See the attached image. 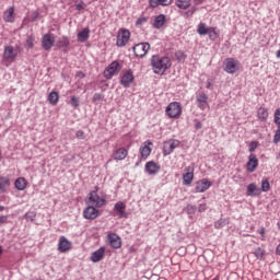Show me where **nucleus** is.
Returning <instances> with one entry per match:
<instances>
[{
    "label": "nucleus",
    "instance_id": "25",
    "mask_svg": "<svg viewBox=\"0 0 280 280\" xmlns=\"http://www.w3.org/2000/svg\"><path fill=\"white\" fill-rule=\"evenodd\" d=\"M69 45H70V40H69V37L67 36H62L57 42L58 49H63V51H67V49H69Z\"/></svg>",
    "mask_w": 280,
    "mask_h": 280
},
{
    "label": "nucleus",
    "instance_id": "18",
    "mask_svg": "<svg viewBox=\"0 0 280 280\" xmlns=\"http://www.w3.org/2000/svg\"><path fill=\"white\" fill-rule=\"evenodd\" d=\"M104 253H106V248L100 247L97 250L92 253L91 261H93V264L102 261V259H104Z\"/></svg>",
    "mask_w": 280,
    "mask_h": 280
},
{
    "label": "nucleus",
    "instance_id": "5",
    "mask_svg": "<svg viewBox=\"0 0 280 280\" xmlns=\"http://www.w3.org/2000/svg\"><path fill=\"white\" fill-rule=\"evenodd\" d=\"M224 71L226 73H235L240 71V61L234 58H228L224 61Z\"/></svg>",
    "mask_w": 280,
    "mask_h": 280
},
{
    "label": "nucleus",
    "instance_id": "56",
    "mask_svg": "<svg viewBox=\"0 0 280 280\" xmlns=\"http://www.w3.org/2000/svg\"><path fill=\"white\" fill-rule=\"evenodd\" d=\"M189 16H194V14H192V12H190V11L188 10V11H186V12L184 13V18H185V19H189Z\"/></svg>",
    "mask_w": 280,
    "mask_h": 280
},
{
    "label": "nucleus",
    "instance_id": "2",
    "mask_svg": "<svg viewBox=\"0 0 280 280\" xmlns=\"http://www.w3.org/2000/svg\"><path fill=\"white\" fill-rule=\"evenodd\" d=\"M130 40V31L127 28H120L118 35L116 45L117 47H126Z\"/></svg>",
    "mask_w": 280,
    "mask_h": 280
},
{
    "label": "nucleus",
    "instance_id": "14",
    "mask_svg": "<svg viewBox=\"0 0 280 280\" xmlns=\"http://www.w3.org/2000/svg\"><path fill=\"white\" fill-rule=\"evenodd\" d=\"M16 56H19V54L14 50L13 46H5L4 47V52H3V59L4 60L14 61L16 59Z\"/></svg>",
    "mask_w": 280,
    "mask_h": 280
},
{
    "label": "nucleus",
    "instance_id": "36",
    "mask_svg": "<svg viewBox=\"0 0 280 280\" xmlns=\"http://www.w3.org/2000/svg\"><path fill=\"white\" fill-rule=\"evenodd\" d=\"M254 255H255L256 259H259L261 261V260H264V255H266V249H264L261 247H257L254 250Z\"/></svg>",
    "mask_w": 280,
    "mask_h": 280
},
{
    "label": "nucleus",
    "instance_id": "20",
    "mask_svg": "<svg viewBox=\"0 0 280 280\" xmlns=\"http://www.w3.org/2000/svg\"><path fill=\"white\" fill-rule=\"evenodd\" d=\"M108 240H109V246L112 248H115V249L121 248V237H119V235L109 234Z\"/></svg>",
    "mask_w": 280,
    "mask_h": 280
},
{
    "label": "nucleus",
    "instance_id": "34",
    "mask_svg": "<svg viewBox=\"0 0 280 280\" xmlns=\"http://www.w3.org/2000/svg\"><path fill=\"white\" fill-rule=\"evenodd\" d=\"M209 30L210 28L207 27V24L201 22L198 25L197 33L199 34V36H207V34H209Z\"/></svg>",
    "mask_w": 280,
    "mask_h": 280
},
{
    "label": "nucleus",
    "instance_id": "42",
    "mask_svg": "<svg viewBox=\"0 0 280 280\" xmlns=\"http://www.w3.org/2000/svg\"><path fill=\"white\" fill-rule=\"evenodd\" d=\"M197 209L198 208L196 206L188 203L186 206V213H188V215H194V213H196Z\"/></svg>",
    "mask_w": 280,
    "mask_h": 280
},
{
    "label": "nucleus",
    "instance_id": "35",
    "mask_svg": "<svg viewBox=\"0 0 280 280\" xmlns=\"http://www.w3.org/2000/svg\"><path fill=\"white\" fill-rule=\"evenodd\" d=\"M7 187H10V178L0 177V191H5Z\"/></svg>",
    "mask_w": 280,
    "mask_h": 280
},
{
    "label": "nucleus",
    "instance_id": "13",
    "mask_svg": "<svg viewBox=\"0 0 280 280\" xmlns=\"http://www.w3.org/2000/svg\"><path fill=\"white\" fill-rule=\"evenodd\" d=\"M71 242L67 240L65 236H60L59 244H58V250L59 253H67L68 250H71Z\"/></svg>",
    "mask_w": 280,
    "mask_h": 280
},
{
    "label": "nucleus",
    "instance_id": "62",
    "mask_svg": "<svg viewBox=\"0 0 280 280\" xmlns=\"http://www.w3.org/2000/svg\"><path fill=\"white\" fill-rule=\"evenodd\" d=\"M2 211H5V207L0 206V213H1Z\"/></svg>",
    "mask_w": 280,
    "mask_h": 280
},
{
    "label": "nucleus",
    "instance_id": "17",
    "mask_svg": "<svg viewBox=\"0 0 280 280\" xmlns=\"http://www.w3.org/2000/svg\"><path fill=\"white\" fill-rule=\"evenodd\" d=\"M261 195V188L257 187V184L252 183L247 185L246 196H250V198H255V196Z\"/></svg>",
    "mask_w": 280,
    "mask_h": 280
},
{
    "label": "nucleus",
    "instance_id": "45",
    "mask_svg": "<svg viewBox=\"0 0 280 280\" xmlns=\"http://www.w3.org/2000/svg\"><path fill=\"white\" fill-rule=\"evenodd\" d=\"M104 100V95L103 94H100V93H95L93 95V98H92V102L94 104H97V102H102Z\"/></svg>",
    "mask_w": 280,
    "mask_h": 280
},
{
    "label": "nucleus",
    "instance_id": "6",
    "mask_svg": "<svg viewBox=\"0 0 280 280\" xmlns=\"http://www.w3.org/2000/svg\"><path fill=\"white\" fill-rule=\"evenodd\" d=\"M180 113H182L180 104H178L176 102L168 104V106L166 107V115L171 119L179 117Z\"/></svg>",
    "mask_w": 280,
    "mask_h": 280
},
{
    "label": "nucleus",
    "instance_id": "60",
    "mask_svg": "<svg viewBox=\"0 0 280 280\" xmlns=\"http://www.w3.org/2000/svg\"><path fill=\"white\" fill-rule=\"evenodd\" d=\"M150 280H159V276H153Z\"/></svg>",
    "mask_w": 280,
    "mask_h": 280
},
{
    "label": "nucleus",
    "instance_id": "57",
    "mask_svg": "<svg viewBox=\"0 0 280 280\" xmlns=\"http://www.w3.org/2000/svg\"><path fill=\"white\" fill-rule=\"evenodd\" d=\"M259 233L264 237L266 235V228H260Z\"/></svg>",
    "mask_w": 280,
    "mask_h": 280
},
{
    "label": "nucleus",
    "instance_id": "33",
    "mask_svg": "<svg viewBox=\"0 0 280 280\" xmlns=\"http://www.w3.org/2000/svg\"><path fill=\"white\" fill-rule=\"evenodd\" d=\"M176 5L179 10H187L191 5V0H176Z\"/></svg>",
    "mask_w": 280,
    "mask_h": 280
},
{
    "label": "nucleus",
    "instance_id": "41",
    "mask_svg": "<svg viewBox=\"0 0 280 280\" xmlns=\"http://www.w3.org/2000/svg\"><path fill=\"white\" fill-rule=\"evenodd\" d=\"M260 191H270V182H268V179H262L261 180V189Z\"/></svg>",
    "mask_w": 280,
    "mask_h": 280
},
{
    "label": "nucleus",
    "instance_id": "58",
    "mask_svg": "<svg viewBox=\"0 0 280 280\" xmlns=\"http://www.w3.org/2000/svg\"><path fill=\"white\" fill-rule=\"evenodd\" d=\"M276 253H277V255H280V244L277 246Z\"/></svg>",
    "mask_w": 280,
    "mask_h": 280
},
{
    "label": "nucleus",
    "instance_id": "55",
    "mask_svg": "<svg viewBox=\"0 0 280 280\" xmlns=\"http://www.w3.org/2000/svg\"><path fill=\"white\" fill-rule=\"evenodd\" d=\"M75 8H77V10L80 12V11L84 10V3H83V2H80V3L77 4Z\"/></svg>",
    "mask_w": 280,
    "mask_h": 280
},
{
    "label": "nucleus",
    "instance_id": "44",
    "mask_svg": "<svg viewBox=\"0 0 280 280\" xmlns=\"http://www.w3.org/2000/svg\"><path fill=\"white\" fill-rule=\"evenodd\" d=\"M69 104H71L73 108H78V106H80V98L71 96Z\"/></svg>",
    "mask_w": 280,
    "mask_h": 280
},
{
    "label": "nucleus",
    "instance_id": "31",
    "mask_svg": "<svg viewBox=\"0 0 280 280\" xmlns=\"http://www.w3.org/2000/svg\"><path fill=\"white\" fill-rule=\"evenodd\" d=\"M27 187V180L25 177H20L15 180V189L19 191H23Z\"/></svg>",
    "mask_w": 280,
    "mask_h": 280
},
{
    "label": "nucleus",
    "instance_id": "48",
    "mask_svg": "<svg viewBox=\"0 0 280 280\" xmlns=\"http://www.w3.org/2000/svg\"><path fill=\"white\" fill-rule=\"evenodd\" d=\"M273 121H275V124H277V126H280V108L276 109Z\"/></svg>",
    "mask_w": 280,
    "mask_h": 280
},
{
    "label": "nucleus",
    "instance_id": "50",
    "mask_svg": "<svg viewBox=\"0 0 280 280\" xmlns=\"http://www.w3.org/2000/svg\"><path fill=\"white\" fill-rule=\"evenodd\" d=\"M195 129L196 130L202 129V122L198 119H195Z\"/></svg>",
    "mask_w": 280,
    "mask_h": 280
},
{
    "label": "nucleus",
    "instance_id": "37",
    "mask_svg": "<svg viewBox=\"0 0 280 280\" xmlns=\"http://www.w3.org/2000/svg\"><path fill=\"white\" fill-rule=\"evenodd\" d=\"M229 222L226 219H219L218 221L214 222V229H224Z\"/></svg>",
    "mask_w": 280,
    "mask_h": 280
},
{
    "label": "nucleus",
    "instance_id": "49",
    "mask_svg": "<svg viewBox=\"0 0 280 280\" xmlns=\"http://www.w3.org/2000/svg\"><path fill=\"white\" fill-rule=\"evenodd\" d=\"M143 23H148V18H145V16H140V18H138V20L136 21V25H143Z\"/></svg>",
    "mask_w": 280,
    "mask_h": 280
},
{
    "label": "nucleus",
    "instance_id": "16",
    "mask_svg": "<svg viewBox=\"0 0 280 280\" xmlns=\"http://www.w3.org/2000/svg\"><path fill=\"white\" fill-rule=\"evenodd\" d=\"M208 100L209 96H207L205 94V92H201L199 94H197V104H198V108H200V110H205L208 106Z\"/></svg>",
    "mask_w": 280,
    "mask_h": 280
},
{
    "label": "nucleus",
    "instance_id": "10",
    "mask_svg": "<svg viewBox=\"0 0 280 280\" xmlns=\"http://www.w3.org/2000/svg\"><path fill=\"white\" fill-rule=\"evenodd\" d=\"M97 215H100V210L93 206H89L83 210V218H85V220H95Z\"/></svg>",
    "mask_w": 280,
    "mask_h": 280
},
{
    "label": "nucleus",
    "instance_id": "46",
    "mask_svg": "<svg viewBox=\"0 0 280 280\" xmlns=\"http://www.w3.org/2000/svg\"><path fill=\"white\" fill-rule=\"evenodd\" d=\"M280 141V125H278V129L276 130L275 132V136H273V143H279Z\"/></svg>",
    "mask_w": 280,
    "mask_h": 280
},
{
    "label": "nucleus",
    "instance_id": "43",
    "mask_svg": "<svg viewBox=\"0 0 280 280\" xmlns=\"http://www.w3.org/2000/svg\"><path fill=\"white\" fill-rule=\"evenodd\" d=\"M26 47L27 49H34V37L32 35L26 37Z\"/></svg>",
    "mask_w": 280,
    "mask_h": 280
},
{
    "label": "nucleus",
    "instance_id": "26",
    "mask_svg": "<svg viewBox=\"0 0 280 280\" xmlns=\"http://www.w3.org/2000/svg\"><path fill=\"white\" fill-rule=\"evenodd\" d=\"M149 145H152V141L150 140L147 141V144L144 147L140 148V154L142 159H148L152 153V149Z\"/></svg>",
    "mask_w": 280,
    "mask_h": 280
},
{
    "label": "nucleus",
    "instance_id": "39",
    "mask_svg": "<svg viewBox=\"0 0 280 280\" xmlns=\"http://www.w3.org/2000/svg\"><path fill=\"white\" fill-rule=\"evenodd\" d=\"M24 218H25V220H27V222H34V220H36V212L28 211L25 213Z\"/></svg>",
    "mask_w": 280,
    "mask_h": 280
},
{
    "label": "nucleus",
    "instance_id": "32",
    "mask_svg": "<svg viewBox=\"0 0 280 280\" xmlns=\"http://www.w3.org/2000/svg\"><path fill=\"white\" fill-rule=\"evenodd\" d=\"M257 117L260 121H268V109L259 107L257 110Z\"/></svg>",
    "mask_w": 280,
    "mask_h": 280
},
{
    "label": "nucleus",
    "instance_id": "64",
    "mask_svg": "<svg viewBox=\"0 0 280 280\" xmlns=\"http://www.w3.org/2000/svg\"><path fill=\"white\" fill-rule=\"evenodd\" d=\"M197 4L202 3V0H194Z\"/></svg>",
    "mask_w": 280,
    "mask_h": 280
},
{
    "label": "nucleus",
    "instance_id": "27",
    "mask_svg": "<svg viewBox=\"0 0 280 280\" xmlns=\"http://www.w3.org/2000/svg\"><path fill=\"white\" fill-rule=\"evenodd\" d=\"M173 0H149L150 8H159V5H172Z\"/></svg>",
    "mask_w": 280,
    "mask_h": 280
},
{
    "label": "nucleus",
    "instance_id": "30",
    "mask_svg": "<svg viewBox=\"0 0 280 280\" xmlns=\"http://www.w3.org/2000/svg\"><path fill=\"white\" fill-rule=\"evenodd\" d=\"M126 156H128V150H126L124 148L116 150V152H115L116 161H124V159H126Z\"/></svg>",
    "mask_w": 280,
    "mask_h": 280
},
{
    "label": "nucleus",
    "instance_id": "59",
    "mask_svg": "<svg viewBox=\"0 0 280 280\" xmlns=\"http://www.w3.org/2000/svg\"><path fill=\"white\" fill-rule=\"evenodd\" d=\"M196 10H197L196 7H192L189 11L192 12V14H195Z\"/></svg>",
    "mask_w": 280,
    "mask_h": 280
},
{
    "label": "nucleus",
    "instance_id": "28",
    "mask_svg": "<svg viewBox=\"0 0 280 280\" xmlns=\"http://www.w3.org/2000/svg\"><path fill=\"white\" fill-rule=\"evenodd\" d=\"M165 14H160L155 18L154 23H153V27H155V30H161V27H163V25H165Z\"/></svg>",
    "mask_w": 280,
    "mask_h": 280
},
{
    "label": "nucleus",
    "instance_id": "54",
    "mask_svg": "<svg viewBox=\"0 0 280 280\" xmlns=\"http://www.w3.org/2000/svg\"><path fill=\"white\" fill-rule=\"evenodd\" d=\"M75 78H80V80L86 78V74L82 71H78L77 74H75Z\"/></svg>",
    "mask_w": 280,
    "mask_h": 280
},
{
    "label": "nucleus",
    "instance_id": "52",
    "mask_svg": "<svg viewBox=\"0 0 280 280\" xmlns=\"http://www.w3.org/2000/svg\"><path fill=\"white\" fill-rule=\"evenodd\" d=\"M77 139H84V131L83 130H78L75 133Z\"/></svg>",
    "mask_w": 280,
    "mask_h": 280
},
{
    "label": "nucleus",
    "instance_id": "47",
    "mask_svg": "<svg viewBox=\"0 0 280 280\" xmlns=\"http://www.w3.org/2000/svg\"><path fill=\"white\" fill-rule=\"evenodd\" d=\"M257 148H259V142L258 141H252L249 143V152H255V150H257Z\"/></svg>",
    "mask_w": 280,
    "mask_h": 280
},
{
    "label": "nucleus",
    "instance_id": "7",
    "mask_svg": "<svg viewBox=\"0 0 280 280\" xmlns=\"http://www.w3.org/2000/svg\"><path fill=\"white\" fill-rule=\"evenodd\" d=\"M54 43H56V37L50 33L43 35L42 37V47L45 51H49L51 47H54Z\"/></svg>",
    "mask_w": 280,
    "mask_h": 280
},
{
    "label": "nucleus",
    "instance_id": "53",
    "mask_svg": "<svg viewBox=\"0 0 280 280\" xmlns=\"http://www.w3.org/2000/svg\"><path fill=\"white\" fill-rule=\"evenodd\" d=\"M8 224V215H0V225Z\"/></svg>",
    "mask_w": 280,
    "mask_h": 280
},
{
    "label": "nucleus",
    "instance_id": "19",
    "mask_svg": "<svg viewBox=\"0 0 280 280\" xmlns=\"http://www.w3.org/2000/svg\"><path fill=\"white\" fill-rule=\"evenodd\" d=\"M145 172L150 175L159 174V172H161V166L154 161L147 162Z\"/></svg>",
    "mask_w": 280,
    "mask_h": 280
},
{
    "label": "nucleus",
    "instance_id": "51",
    "mask_svg": "<svg viewBox=\"0 0 280 280\" xmlns=\"http://www.w3.org/2000/svg\"><path fill=\"white\" fill-rule=\"evenodd\" d=\"M198 211H199V213L207 211V203L199 205Z\"/></svg>",
    "mask_w": 280,
    "mask_h": 280
},
{
    "label": "nucleus",
    "instance_id": "23",
    "mask_svg": "<svg viewBox=\"0 0 280 280\" xmlns=\"http://www.w3.org/2000/svg\"><path fill=\"white\" fill-rule=\"evenodd\" d=\"M3 21H5V23H14V7H10L4 11Z\"/></svg>",
    "mask_w": 280,
    "mask_h": 280
},
{
    "label": "nucleus",
    "instance_id": "61",
    "mask_svg": "<svg viewBox=\"0 0 280 280\" xmlns=\"http://www.w3.org/2000/svg\"><path fill=\"white\" fill-rule=\"evenodd\" d=\"M206 89H211V82H208Z\"/></svg>",
    "mask_w": 280,
    "mask_h": 280
},
{
    "label": "nucleus",
    "instance_id": "9",
    "mask_svg": "<svg viewBox=\"0 0 280 280\" xmlns=\"http://www.w3.org/2000/svg\"><path fill=\"white\" fill-rule=\"evenodd\" d=\"M119 71V61H113L105 70H104V78L106 80H113V75Z\"/></svg>",
    "mask_w": 280,
    "mask_h": 280
},
{
    "label": "nucleus",
    "instance_id": "15",
    "mask_svg": "<svg viewBox=\"0 0 280 280\" xmlns=\"http://www.w3.org/2000/svg\"><path fill=\"white\" fill-rule=\"evenodd\" d=\"M114 211L118 214V218H128V213L126 212V203L124 201H118L114 206Z\"/></svg>",
    "mask_w": 280,
    "mask_h": 280
},
{
    "label": "nucleus",
    "instance_id": "21",
    "mask_svg": "<svg viewBox=\"0 0 280 280\" xmlns=\"http://www.w3.org/2000/svg\"><path fill=\"white\" fill-rule=\"evenodd\" d=\"M185 174L183 175V183L184 185H189L194 182V168L191 166H188L185 168Z\"/></svg>",
    "mask_w": 280,
    "mask_h": 280
},
{
    "label": "nucleus",
    "instance_id": "8",
    "mask_svg": "<svg viewBox=\"0 0 280 280\" xmlns=\"http://www.w3.org/2000/svg\"><path fill=\"white\" fill-rule=\"evenodd\" d=\"M257 167H259V159H257L255 153H250L246 163V170L249 172V174H253Z\"/></svg>",
    "mask_w": 280,
    "mask_h": 280
},
{
    "label": "nucleus",
    "instance_id": "22",
    "mask_svg": "<svg viewBox=\"0 0 280 280\" xmlns=\"http://www.w3.org/2000/svg\"><path fill=\"white\" fill-rule=\"evenodd\" d=\"M91 34V30L89 27L83 28L81 32L78 33V42L79 43H86L89 40V36Z\"/></svg>",
    "mask_w": 280,
    "mask_h": 280
},
{
    "label": "nucleus",
    "instance_id": "24",
    "mask_svg": "<svg viewBox=\"0 0 280 280\" xmlns=\"http://www.w3.org/2000/svg\"><path fill=\"white\" fill-rule=\"evenodd\" d=\"M168 145V151L164 150V154H172V152H174V150H176V148H178V145H180V141L178 140H170L165 143V147Z\"/></svg>",
    "mask_w": 280,
    "mask_h": 280
},
{
    "label": "nucleus",
    "instance_id": "12",
    "mask_svg": "<svg viewBox=\"0 0 280 280\" xmlns=\"http://www.w3.org/2000/svg\"><path fill=\"white\" fill-rule=\"evenodd\" d=\"M135 82V75L132 74V70H128L120 79V84L125 89H128L130 84Z\"/></svg>",
    "mask_w": 280,
    "mask_h": 280
},
{
    "label": "nucleus",
    "instance_id": "63",
    "mask_svg": "<svg viewBox=\"0 0 280 280\" xmlns=\"http://www.w3.org/2000/svg\"><path fill=\"white\" fill-rule=\"evenodd\" d=\"M277 58H280V49L276 52Z\"/></svg>",
    "mask_w": 280,
    "mask_h": 280
},
{
    "label": "nucleus",
    "instance_id": "3",
    "mask_svg": "<svg viewBox=\"0 0 280 280\" xmlns=\"http://www.w3.org/2000/svg\"><path fill=\"white\" fill-rule=\"evenodd\" d=\"M98 187H95V190L91 191L89 194V202H92V205H94V207L96 208H101L104 207V205H106V199L100 197V195H97L98 191Z\"/></svg>",
    "mask_w": 280,
    "mask_h": 280
},
{
    "label": "nucleus",
    "instance_id": "38",
    "mask_svg": "<svg viewBox=\"0 0 280 280\" xmlns=\"http://www.w3.org/2000/svg\"><path fill=\"white\" fill-rule=\"evenodd\" d=\"M208 35L210 40H218V37L220 36L218 32H215V28H212V27L209 28Z\"/></svg>",
    "mask_w": 280,
    "mask_h": 280
},
{
    "label": "nucleus",
    "instance_id": "1",
    "mask_svg": "<svg viewBox=\"0 0 280 280\" xmlns=\"http://www.w3.org/2000/svg\"><path fill=\"white\" fill-rule=\"evenodd\" d=\"M151 67H153V73H156V75H163V73L172 67V59H170V57L154 55L151 58Z\"/></svg>",
    "mask_w": 280,
    "mask_h": 280
},
{
    "label": "nucleus",
    "instance_id": "4",
    "mask_svg": "<svg viewBox=\"0 0 280 280\" xmlns=\"http://www.w3.org/2000/svg\"><path fill=\"white\" fill-rule=\"evenodd\" d=\"M136 58H144L145 54L150 51V43H140L132 47Z\"/></svg>",
    "mask_w": 280,
    "mask_h": 280
},
{
    "label": "nucleus",
    "instance_id": "11",
    "mask_svg": "<svg viewBox=\"0 0 280 280\" xmlns=\"http://www.w3.org/2000/svg\"><path fill=\"white\" fill-rule=\"evenodd\" d=\"M209 187H211V182H209V179H207V178H203L196 183L195 191L197 194H203V191H207V189H209Z\"/></svg>",
    "mask_w": 280,
    "mask_h": 280
},
{
    "label": "nucleus",
    "instance_id": "29",
    "mask_svg": "<svg viewBox=\"0 0 280 280\" xmlns=\"http://www.w3.org/2000/svg\"><path fill=\"white\" fill-rule=\"evenodd\" d=\"M47 100L51 106H56V104H58V100H60V95L58 92L52 91L48 94Z\"/></svg>",
    "mask_w": 280,
    "mask_h": 280
},
{
    "label": "nucleus",
    "instance_id": "40",
    "mask_svg": "<svg viewBox=\"0 0 280 280\" xmlns=\"http://www.w3.org/2000/svg\"><path fill=\"white\" fill-rule=\"evenodd\" d=\"M175 58H176L177 62H185L187 55H185V52L179 50V51L175 52Z\"/></svg>",
    "mask_w": 280,
    "mask_h": 280
}]
</instances>
